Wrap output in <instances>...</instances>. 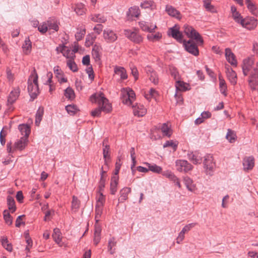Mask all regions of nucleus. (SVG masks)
Instances as JSON below:
<instances>
[{
	"mask_svg": "<svg viewBox=\"0 0 258 258\" xmlns=\"http://www.w3.org/2000/svg\"><path fill=\"white\" fill-rule=\"evenodd\" d=\"M38 79V76L34 68L28 80V91L32 100L35 99L39 93Z\"/></svg>",
	"mask_w": 258,
	"mask_h": 258,
	"instance_id": "nucleus-1",
	"label": "nucleus"
},
{
	"mask_svg": "<svg viewBox=\"0 0 258 258\" xmlns=\"http://www.w3.org/2000/svg\"><path fill=\"white\" fill-rule=\"evenodd\" d=\"M90 100L92 103L97 102L102 111L108 113L112 110L111 104L108 102V100L104 97L103 93L94 94L90 98Z\"/></svg>",
	"mask_w": 258,
	"mask_h": 258,
	"instance_id": "nucleus-2",
	"label": "nucleus"
},
{
	"mask_svg": "<svg viewBox=\"0 0 258 258\" xmlns=\"http://www.w3.org/2000/svg\"><path fill=\"white\" fill-rule=\"evenodd\" d=\"M25 136L21 138L20 139L15 143L13 148L12 147L11 142L8 143L7 145V149L8 153H13L17 150L22 151L25 148L28 144V138L30 135L31 130H25Z\"/></svg>",
	"mask_w": 258,
	"mask_h": 258,
	"instance_id": "nucleus-3",
	"label": "nucleus"
},
{
	"mask_svg": "<svg viewBox=\"0 0 258 258\" xmlns=\"http://www.w3.org/2000/svg\"><path fill=\"white\" fill-rule=\"evenodd\" d=\"M183 28L184 32L188 38L195 40L198 45H203L204 40L202 36L192 27L184 25Z\"/></svg>",
	"mask_w": 258,
	"mask_h": 258,
	"instance_id": "nucleus-4",
	"label": "nucleus"
},
{
	"mask_svg": "<svg viewBox=\"0 0 258 258\" xmlns=\"http://www.w3.org/2000/svg\"><path fill=\"white\" fill-rule=\"evenodd\" d=\"M136 95L134 91L130 88H122L121 90V98L122 102L126 105H131L135 99Z\"/></svg>",
	"mask_w": 258,
	"mask_h": 258,
	"instance_id": "nucleus-5",
	"label": "nucleus"
},
{
	"mask_svg": "<svg viewBox=\"0 0 258 258\" xmlns=\"http://www.w3.org/2000/svg\"><path fill=\"white\" fill-rule=\"evenodd\" d=\"M124 35L130 40L135 43L140 44L143 41V37L137 29H135L134 31L125 29L124 30Z\"/></svg>",
	"mask_w": 258,
	"mask_h": 258,
	"instance_id": "nucleus-6",
	"label": "nucleus"
},
{
	"mask_svg": "<svg viewBox=\"0 0 258 258\" xmlns=\"http://www.w3.org/2000/svg\"><path fill=\"white\" fill-rule=\"evenodd\" d=\"M175 167L178 171L184 173L188 172L193 168V166L185 160H177Z\"/></svg>",
	"mask_w": 258,
	"mask_h": 258,
	"instance_id": "nucleus-7",
	"label": "nucleus"
},
{
	"mask_svg": "<svg viewBox=\"0 0 258 258\" xmlns=\"http://www.w3.org/2000/svg\"><path fill=\"white\" fill-rule=\"evenodd\" d=\"M168 35L176 40L179 43H182L184 40H183V35L179 31V27L175 25L172 28H170L168 31Z\"/></svg>",
	"mask_w": 258,
	"mask_h": 258,
	"instance_id": "nucleus-8",
	"label": "nucleus"
},
{
	"mask_svg": "<svg viewBox=\"0 0 258 258\" xmlns=\"http://www.w3.org/2000/svg\"><path fill=\"white\" fill-rule=\"evenodd\" d=\"M185 49L189 53L194 56H198L199 54V51L197 45L191 40L188 41L184 40L182 42Z\"/></svg>",
	"mask_w": 258,
	"mask_h": 258,
	"instance_id": "nucleus-9",
	"label": "nucleus"
},
{
	"mask_svg": "<svg viewBox=\"0 0 258 258\" xmlns=\"http://www.w3.org/2000/svg\"><path fill=\"white\" fill-rule=\"evenodd\" d=\"M239 23L248 30L253 29L257 25V21L254 17H246L241 20Z\"/></svg>",
	"mask_w": 258,
	"mask_h": 258,
	"instance_id": "nucleus-10",
	"label": "nucleus"
},
{
	"mask_svg": "<svg viewBox=\"0 0 258 258\" xmlns=\"http://www.w3.org/2000/svg\"><path fill=\"white\" fill-rule=\"evenodd\" d=\"M250 75L249 79V83L251 88L253 90L256 89V85L254 83L258 82V62L250 71Z\"/></svg>",
	"mask_w": 258,
	"mask_h": 258,
	"instance_id": "nucleus-11",
	"label": "nucleus"
},
{
	"mask_svg": "<svg viewBox=\"0 0 258 258\" xmlns=\"http://www.w3.org/2000/svg\"><path fill=\"white\" fill-rule=\"evenodd\" d=\"M204 165L207 173L211 174V172L213 171L215 166V164L213 162V158L212 155H208L205 157Z\"/></svg>",
	"mask_w": 258,
	"mask_h": 258,
	"instance_id": "nucleus-12",
	"label": "nucleus"
},
{
	"mask_svg": "<svg viewBox=\"0 0 258 258\" xmlns=\"http://www.w3.org/2000/svg\"><path fill=\"white\" fill-rule=\"evenodd\" d=\"M227 77L232 85H235L237 83V75L229 66H225Z\"/></svg>",
	"mask_w": 258,
	"mask_h": 258,
	"instance_id": "nucleus-13",
	"label": "nucleus"
},
{
	"mask_svg": "<svg viewBox=\"0 0 258 258\" xmlns=\"http://www.w3.org/2000/svg\"><path fill=\"white\" fill-rule=\"evenodd\" d=\"M253 60L252 58H248L245 59L243 61L242 71L244 76H247L249 72H250L254 67Z\"/></svg>",
	"mask_w": 258,
	"mask_h": 258,
	"instance_id": "nucleus-14",
	"label": "nucleus"
},
{
	"mask_svg": "<svg viewBox=\"0 0 258 258\" xmlns=\"http://www.w3.org/2000/svg\"><path fill=\"white\" fill-rule=\"evenodd\" d=\"M103 37L108 43H112L117 39V35L112 30L110 29L104 30Z\"/></svg>",
	"mask_w": 258,
	"mask_h": 258,
	"instance_id": "nucleus-15",
	"label": "nucleus"
},
{
	"mask_svg": "<svg viewBox=\"0 0 258 258\" xmlns=\"http://www.w3.org/2000/svg\"><path fill=\"white\" fill-rule=\"evenodd\" d=\"M187 157L188 159L194 164H201L202 162V155L198 152H189Z\"/></svg>",
	"mask_w": 258,
	"mask_h": 258,
	"instance_id": "nucleus-16",
	"label": "nucleus"
},
{
	"mask_svg": "<svg viewBox=\"0 0 258 258\" xmlns=\"http://www.w3.org/2000/svg\"><path fill=\"white\" fill-rule=\"evenodd\" d=\"M254 165V159L253 156L245 157L243 160V166L244 170H249L252 169Z\"/></svg>",
	"mask_w": 258,
	"mask_h": 258,
	"instance_id": "nucleus-17",
	"label": "nucleus"
},
{
	"mask_svg": "<svg viewBox=\"0 0 258 258\" xmlns=\"http://www.w3.org/2000/svg\"><path fill=\"white\" fill-rule=\"evenodd\" d=\"M20 92L19 88L14 89L10 92L8 97V105H12L17 100L19 96Z\"/></svg>",
	"mask_w": 258,
	"mask_h": 258,
	"instance_id": "nucleus-18",
	"label": "nucleus"
},
{
	"mask_svg": "<svg viewBox=\"0 0 258 258\" xmlns=\"http://www.w3.org/2000/svg\"><path fill=\"white\" fill-rule=\"evenodd\" d=\"M139 26L143 31L150 33L154 32V30L157 28L156 25H153L152 23L149 25L148 22L145 21L140 22Z\"/></svg>",
	"mask_w": 258,
	"mask_h": 258,
	"instance_id": "nucleus-19",
	"label": "nucleus"
},
{
	"mask_svg": "<svg viewBox=\"0 0 258 258\" xmlns=\"http://www.w3.org/2000/svg\"><path fill=\"white\" fill-rule=\"evenodd\" d=\"M225 56L227 60L232 66H236L237 64V60L234 54L229 48L225 49Z\"/></svg>",
	"mask_w": 258,
	"mask_h": 258,
	"instance_id": "nucleus-20",
	"label": "nucleus"
},
{
	"mask_svg": "<svg viewBox=\"0 0 258 258\" xmlns=\"http://www.w3.org/2000/svg\"><path fill=\"white\" fill-rule=\"evenodd\" d=\"M114 75L120 77L121 80H124L127 78V75L125 69L122 67L115 66L114 67Z\"/></svg>",
	"mask_w": 258,
	"mask_h": 258,
	"instance_id": "nucleus-21",
	"label": "nucleus"
},
{
	"mask_svg": "<svg viewBox=\"0 0 258 258\" xmlns=\"http://www.w3.org/2000/svg\"><path fill=\"white\" fill-rule=\"evenodd\" d=\"M133 109L134 115L138 116H144L147 111L145 107L141 104H137L135 105H133Z\"/></svg>",
	"mask_w": 258,
	"mask_h": 258,
	"instance_id": "nucleus-22",
	"label": "nucleus"
},
{
	"mask_svg": "<svg viewBox=\"0 0 258 258\" xmlns=\"http://www.w3.org/2000/svg\"><path fill=\"white\" fill-rule=\"evenodd\" d=\"M108 141V139L106 138L104 140L102 143L103 147V155L105 163H106L107 160L110 159V147L107 144Z\"/></svg>",
	"mask_w": 258,
	"mask_h": 258,
	"instance_id": "nucleus-23",
	"label": "nucleus"
},
{
	"mask_svg": "<svg viewBox=\"0 0 258 258\" xmlns=\"http://www.w3.org/2000/svg\"><path fill=\"white\" fill-rule=\"evenodd\" d=\"M183 181L188 190L190 191H194L196 190V185L194 183V181L192 179L188 176H185L183 178Z\"/></svg>",
	"mask_w": 258,
	"mask_h": 258,
	"instance_id": "nucleus-24",
	"label": "nucleus"
},
{
	"mask_svg": "<svg viewBox=\"0 0 258 258\" xmlns=\"http://www.w3.org/2000/svg\"><path fill=\"white\" fill-rule=\"evenodd\" d=\"M118 177L117 176H113L111 177L110 189V193L114 195L117 191V186L118 184Z\"/></svg>",
	"mask_w": 258,
	"mask_h": 258,
	"instance_id": "nucleus-25",
	"label": "nucleus"
},
{
	"mask_svg": "<svg viewBox=\"0 0 258 258\" xmlns=\"http://www.w3.org/2000/svg\"><path fill=\"white\" fill-rule=\"evenodd\" d=\"M131 191V188L129 187H124L120 191V196L118 199L119 202H123L125 201L128 198V195Z\"/></svg>",
	"mask_w": 258,
	"mask_h": 258,
	"instance_id": "nucleus-26",
	"label": "nucleus"
},
{
	"mask_svg": "<svg viewBox=\"0 0 258 258\" xmlns=\"http://www.w3.org/2000/svg\"><path fill=\"white\" fill-rule=\"evenodd\" d=\"M117 242L114 237L110 238L108 242V251L110 254H113L115 252V248H113L116 245Z\"/></svg>",
	"mask_w": 258,
	"mask_h": 258,
	"instance_id": "nucleus-27",
	"label": "nucleus"
},
{
	"mask_svg": "<svg viewBox=\"0 0 258 258\" xmlns=\"http://www.w3.org/2000/svg\"><path fill=\"white\" fill-rule=\"evenodd\" d=\"M106 172L103 170V167H101V177L100 179L99 182V185H98V192L102 191L104 190V188L105 187V181H106V178H105V174Z\"/></svg>",
	"mask_w": 258,
	"mask_h": 258,
	"instance_id": "nucleus-28",
	"label": "nucleus"
},
{
	"mask_svg": "<svg viewBox=\"0 0 258 258\" xmlns=\"http://www.w3.org/2000/svg\"><path fill=\"white\" fill-rule=\"evenodd\" d=\"M166 11L167 12L168 14L171 16L176 17L179 19L180 18V14L179 12L171 6H166Z\"/></svg>",
	"mask_w": 258,
	"mask_h": 258,
	"instance_id": "nucleus-29",
	"label": "nucleus"
},
{
	"mask_svg": "<svg viewBox=\"0 0 258 258\" xmlns=\"http://www.w3.org/2000/svg\"><path fill=\"white\" fill-rule=\"evenodd\" d=\"M140 14V11L139 7L134 6L129 9L127 15L129 18L138 17Z\"/></svg>",
	"mask_w": 258,
	"mask_h": 258,
	"instance_id": "nucleus-30",
	"label": "nucleus"
},
{
	"mask_svg": "<svg viewBox=\"0 0 258 258\" xmlns=\"http://www.w3.org/2000/svg\"><path fill=\"white\" fill-rule=\"evenodd\" d=\"M101 49V47L96 45H94L92 49V55L95 61H99L100 60Z\"/></svg>",
	"mask_w": 258,
	"mask_h": 258,
	"instance_id": "nucleus-31",
	"label": "nucleus"
},
{
	"mask_svg": "<svg viewBox=\"0 0 258 258\" xmlns=\"http://www.w3.org/2000/svg\"><path fill=\"white\" fill-rule=\"evenodd\" d=\"M44 114V108L42 107H39L35 115V123L36 126H38L42 120Z\"/></svg>",
	"mask_w": 258,
	"mask_h": 258,
	"instance_id": "nucleus-32",
	"label": "nucleus"
},
{
	"mask_svg": "<svg viewBox=\"0 0 258 258\" xmlns=\"http://www.w3.org/2000/svg\"><path fill=\"white\" fill-rule=\"evenodd\" d=\"M7 201L9 210L12 213L15 212L16 210V207L14 198L10 196H8L7 198Z\"/></svg>",
	"mask_w": 258,
	"mask_h": 258,
	"instance_id": "nucleus-33",
	"label": "nucleus"
},
{
	"mask_svg": "<svg viewBox=\"0 0 258 258\" xmlns=\"http://www.w3.org/2000/svg\"><path fill=\"white\" fill-rule=\"evenodd\" d=\"M48 28L57 31L59 29V23L55 19H50L47 21Z\"/></svg>",
	"mask_w": 258,
	"mask_h": 258,
	"instance_id": "nucleus-34",
	"label": "nucleus"
},
{
	"mask_svg": "<svg viewBox=\"0 0 258 258\" xmlns=\"http://www.w3.org/2000/svg\"><path fill=\"white\" fill-rule=\"evenodd\" d=\"M2 244L3 246L8 251H12L13 250V246L11 243H9L8 238L7 236H3L1 239Z\"/></svg>",
	"mask_w": 258,
	"mask_h": 258,
	"instance_id": "nucleus-35",
	"label": "nucleus"
},
{
	"mask_svg": "<svg viewBox=\"0 0 258 258\" xmlns=\"http://www.w3.org/2000/svg\"><path fill=\"white\" fill-rule=\"evenodd\" d=\"M219 80L220 92L222 94L226 96L227 91V85L226 82L221 75L219 76Z\"/></svg>",
	"mask_w": 258,
	"mask_h": 258,
	"instance_id": "nucleus-36",
	"label": "nucleus"
},
{
	"mask_svg": "<svg viewBox=\"0 0 258 258\" xmlns=\"http://www.w3.org/2000/svg\"><path fill=\"white\" fill-rule=\"evenodd\" d=\"M245 3L247 5V8L249 11L253 15L256 16L257 12L256 11V7L254 4L250 1V0H245Z\"/></svg>",
	"mask_w": 258,
	"mask_h": 258,
	"instance_id": "nucleus-37",
	"label": "nucleus"
},
{
	"mask_svg": "<svg viewBox=\"0 0 258 258\" xmlns=\"http://www.w3.org/2000/svg\"><path fill=\"white\" fill-rule=\"evenodd\" d=\"M64 96L70 100H73L75 98V94L74 90L70 87H68L64 93Z\"/></svg>",
	"mask_w": 258,
	"mask_h": 258,
	"instance_id": "nucleus-38",
	"label": "nucleus"
},
{
	"mask_svg": "<svg viewBox=\"0 0 258 258\" xmlns=\"http://www.w3.org/2000/svg\"><path fill=\"white\" fill-rule=\"evenodd\" d=\"M52 237L55 242L59 244L61 241V232L58 228H54L52 234Z\"/></svg>",
	"mask_w": 258,
	"mask_h": 258,
	"instance_id": "nucleus-39",
	"label": "nucleus"
},
{
	"mask_svg": "<svg viewBox=\"0 0 258 258\" xmlns=\"http://www.w3.org/2000/svg\"><path fill=\"white\" fill-rule=\"evenodd\" d=\"M226 138L230 143H232L236 141L237 136L234 130H228Z\"/></svg>",
	"mask_w": 258,
	"mask_h": 258,
	"instance_id": "nucleus-40",
	"label": "nucleus"
},
{
	"mask_svg": "<svg viewBox=\"0 0 258 258\" xmlns=\"http://www.w3.org/2000/svg\"><path fill=\"white\" fill-rule=\"evenodd\" d=\"M145 164L149 168V171L150 170L156 173H160L162 171V168L160 166L157 165L156 164H151L149 163H146Z\"/></svg>",
	"mask_w": 258,
	"mask_h": 258,
	"instance_id": "nucleus-41",
	"label": "nucleus"
},
{
	"mask_svg": "<svg viewBox=\"0 0 258 258\" xmlns=\"http://www.w3.org/2000/svg\"><path fill=\"white\" fill-rule=\"evenodd\" d=\"M188 85L183 81H177L176 82V88L177 90L181 91H185L187 90L188 89L187 86Z\"/></svg>",
	"mask_w": 258,
	"mask_h": 258,
	"instance_id": "nucleus-42",
	"label": "nucleus"
},
{
	"mask_svg": "<svg viewBox=\"0 0 258 258\" xmlns=\"http://www.w3.org/2000/svg\"><path fill=\"white\" fill-rule=\"evenodd\" d=\"M80 205V201L78 199L77 197L73 196L72 202V209L76 212L79 209Z\"/></svg>",
	"mask_w": 258,
	"mask_h": 258,
	"instance_id": "nucleus-43",
	"label": "nucleus"
},
{
	"mask_svg": "<svg viewBox=\"0 0 258 258\" xmlns=\"http://www.w3.org/2000/svg\"><path fill=\"white\" fill-rule=\"evenodd\" d=\"M4 219L6 224L11 225L13 223V218L8 210H5L3 212Z\"/></svg>",
	"mask_w": 258,
	"mask_h": 258,
	"instance_id": "nucleus-44",
	"label": "nucleus"
},
{
	"mask_svg": "<svg viewBox=\"0 0 258 258\" xmlns=\"http://www.w3.org/2000/svg\"><path fill=\"white\" fill-rule=\"evenodd\" d=\"M31 42L29 38L26 39L25 40L24 43L23 45L22 48H23L24 51L26 54H28L31 51Z\"/></svg>",
	"mask_w": 258,
	"mask_h": 258,
	"instance_id": "nucleus-45",
	"label": "nucleus"
},
{
	"mask_svg": "<svg viewBox=\"0 0 258 258\" xmlns=\"http://www.w3.org/2000/svg\"><path fill=\"white\" fill-rule=\"evenodd\" d=\"M66 109L70 115L75 114L79 110L77 106L74 104L66 106Z\"/></svg>",
	"mask_w": 258,
	"mask_h": 258,
	"instance_id": "nucleus-46",
	"label": "nucleus"
},
{
	"mask_svg": "<svg viewBox=\"0 0 258 258\" xmlns=\"http://www.w3.org/2000/svg\"><path fill=\"white\" fill-rule=\"evenodd\" d=\"M78 31L75 34V38L78 41L81 40L86 34V29L85 28H81L78 29Z\"/></svg>",
	"mask_w": 258,
	"mask_h": 258,
	"instance_id": "nucleus-47",
	"label": "nucleus"
},
{
	"mask_svg": "<svg viewBox=\"0 0 258 258\" xmlns=\"http://www.w3.org/2000/svg\"><path fill=\"white\" fill-rule=\"evenodd\" d=\"M160 130H151L150 138L153 140H156L162 138L161 134L159 133Z\"/></svg>",
	"mask_w": 258,
	"mask_h": 258,
	"instance_id": "nucleus-48",
	"label": "nucleus"
},
{
	"mask_svg": "<svg viewBox=\"0 0 258 258\" xmlns=\"http://www.w3.org/2000/svg\"><path fill=\"white\" fill-rule=\"evenodd\" d=\"M91 20L95 22L99 23H104L106 21V18L100 14L95 15L92 16Z\"/></svg>",
	"mask_w": 258,
	"mask_h": 258,
	"instance_id": "nucleus-49",
	"label": "nucleus"
},
{
	"mask_svg": "<svg viewBox=\"0 0 258 258\" xmlns=\"http://www.w3.org/2000/svg\"><path fill=\"white\" fill-rule=\"evenodd\" d=\"M75 11L78 15H83L85 13L84 6L81 4L76 5Z\"/></svg>",
	"mask_w": 258,
	"mask_h": 258,
	"instance_id": "nucleus-50",
	"label": "nucleus"
},
{
	"mask_svg": "<svg viewBox=\"0 0 258 258\" xmlns=\"http://www.w3.org/2000/svg\"><path fill=\"white\" fill-rule=\"evenodd\" d=\"M95 39L96 36H94L93 34L88 35L86 38L85 45L87 47L92 45L93 44Z\"/></svg>",
	"mask_w": 258,
	"mask_h": 258,
	"instance_id": "nucleus-51",
	"label": "nucleus"
},
{
	"mask_svg": "<svg viewBox=\"0 0 258 258\" xmlns=\"http://www.w3.org/2000/svg\"><path fill=\"white\" fill-rule=\"evenodd\" d=\"M67 66L73 72H76L78 70L77 64L72 59H69L67 61Z\"/></svg>",
	"mask_w": 258,
	"mask_h": 258,
	"instance_id": "nucleus-52",
	"label": "nucleus"
},
{
	"mask_svg": "<svg viewBox=\"0 0 258 258\" xmlns=\"http://www.w3.org/2000/svg\"><path fill=\"white\" fill-rule=\"evenodd\" d=\"M102 213V207H100L99 204H97L95 209V219L96 222L99 221V218L100 217Z\"/></svg>",
	"mask_w": 258,
	"mask_h": 258,
	"instance_id": "nucleus-53",
	"label": "nucleus"
},
{
	"mask_svg": "<svg viewBox=\"0 0 258 258\" xmlns=\"http://www.w3.org/2000/svg\"><path fill=\"white\" fill-rule=\"evenodd\" d=\"M162 37L161 33L158 32L155 34H150L147 36L149 40L154 41V40H158Z\"/></svg>",
	"mask_w": 258,
	"mask_h": 258,
	"instance_id": "nucleus-54",
	"label": "nucleus"
},
{
	"mask_svg": "<svg viewBox=\"0 0 258 258\" xmlns=\"http://www.w3.org/2000/svg\"><path fill=\"white\" fill-rule=\"evenodd\" d=\"M8 134V130H1L0 133V142L2 145L4 146L6 143V137Z\"/></svg>",
	"mask_w": 258,
	"mask_h": 258,
	"instance_id": "nucleus-55",
	"label": "nucleus"
},
{
	"mask_svg": "<svg viewBox=\"0 0 258 258\" xmlns=\"http://www.w3.org/2000/svg\"><path fill=\"white\" fill-rule=\"evenodd\" d=\"M168 147H171L173 148V151H175L177 149V144L173 142V141L170 140L166 141L165 143L163 145V147L166 148Z\"/></svg>",
	"mask_w": 258,
	"mask_h": 258,
	"instance_id": "nucleus-56",
	"label": "nucleus"
},
{
	"mask_svg": "<svg viewBox=\"0 0 258 258\" xmlns=\"http://www.w3.org/2000/svg\"><path fill=\"white\" fill-rule=\"evenodd\" d=\"M204 3V6L207 11H209L212 12H214V7L211 4V2L210 0H205Z\"/></svg>",
	"mask_w": 258,
	"mask_h": 258,
	"instance_id": "nucleus-57",
	"label": "nucleus"
},
{
	"mask_svg": "<svg viewBox=\"0 0 258 258\" xmlns=\"http://www.w3.org/2000/svg\"><path fill=\"white\" fill-rule=\"evenodd\" d=\"M154 6V3L152 1H145L141 4V8L144 9H147L150 7L153 8Z\"/></svg>",
	"mask_w": 258,
	"mask_h": 258,
	"instance_id": "nucleus-58",
	"label": "nucleus"
},
{
	"mask_svg": "<svg viewBox=\"0 0 258 258\" xmlns=\"http://www.w3.org/2000/svg\"><path fill=\"white\" fill-rule=\"evenodd\" d=\"M99 197L97 200V204H99L100 207H103L105 201V198L104 196L103 195L102 191L99 192Z\"/></svg>",
	"mask_w": 258,
	"mask_h": 258,
	"instance_id": "nucleus-59",
	"label": "nucleus"
},
{
	"mask_svg": "<svg viewBox=\"0 0 258 258\" xmlns=\"http://www.w3.org/2000/svg\"><path fill=\"white\" fill-rule=\"evenodd\" d=\"M86 73L88 74L89 78L91 81H93L94 79V71L92 67H89L86 69Z\"/></svg>",
	"mask_w": 258,
	"mask_h": 258,
	"instance_id": "nucleus-60",
	"label": "nucleus"
},
{
	"mask_svg": "<svg viewBox=\"0 0 258 258\" xmlns=\"http://www.w3.org/2000/svg\"><path fill=\"white\" fill-rule=\"evenodd\" d=\"M232 17L235 21L238 23H239L241 20L242 19V17L238 12H236L232 14Z\"/></svg>",
	"mask_w": 258,
	"mask_h": 258,
	"instance_id": "nucleus-61",
	"label": "nucleus"
},
{
	"mask_svg": "<svg viewBox=\"0 0 258 258\" xmlns=\"http://www.w3.org/2000/svg\"><path fill=\"white\" fill-rule=\"evenodd\" d=\"M196 225V223H190L189 224H187L186 225H185L182 229V230L181 231L182 232H183V231L184 232V234H185V232H188L189 231L190 229L192 227H194V226H195Z\"/></svg>",
	"mask_w": 258,
	"mask_h": 258,
	"instance_id": "nucleus-62",
	"label": "nucleus"
},
{
	"mask_svg": "<svg viewBox=\"0 0 258 258\" xmlns=\"http://www.w3.org/2000/svg\"><path fill=\"white\" fill-rule=\"evenodd\" d=\"M149 79L151 81V82L154 83L155 85L157 84L158 83V79L157 77L156 73H151L149 77Z\"/></svg>",
	"mask_w": 258,
	"mask_h": 258,
	"instance_id": "nucleus-63",
	"label": "nucleus"
},
{
	"mask_svg": "<svg viewBox=\"0 0 258 258\" xmlns=\"http://www.w3.org/2000/svg\"><path fill=\"white\" fill-rule=\"evenodd\" d=\"M38 30L42 33H45L48 30V26L47 24L44 23L41 25H40L38 28Z\"/></svg>",
	"mask_w": 258,
	"mask_h": 258,
	"instance_id": "nucleus-64",
	"label": "nucleus"
}]
</instances>
